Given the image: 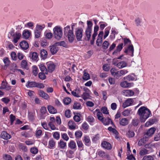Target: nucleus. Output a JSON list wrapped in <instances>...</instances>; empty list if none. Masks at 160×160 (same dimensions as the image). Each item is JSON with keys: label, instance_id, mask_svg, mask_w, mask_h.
<instances>
[{"label": "nucleus", "instance_id": "nucleus-55", "mask_svg": "<svg viewBox=\"0 0 160 160\" xmlns=\"http://www.w3.org/2000/svg\"><path fill=\"white\" fill-rule=\"evenodd\" d=\"M3 62L5 65L6 66H9L10 63V61L8 58H5L3 59Z\"/></svg>", "mask_w": 160, "mask_h": 160}, {"label": "nucleus", "instance_id": "nucleus-23", "mask_svg": "<svg viewBox=\"0 0 160 160\" xmlns=\"http://www.w3.org/2000/svg\"><path fill=\"white\" fill-rule=\"evenodd\" d=\"M48 109L49 112L50 113L54 114L57 112L56 109L52 106H48Z\"/></svg>", "mask_w": 160, "mask_h": 160}, {"label": "nucleus", "instance_id": "nucleus-28", "mask_svg": "<svg viewBox=\"0 0 160 160\" xmlns=\"http://www.w3.org/2000/svg\"><path fill=\"white\" fill-rule=\"evenodd\" d=\"M44 27L45 25L44 24H43L42 25H37L36 26L35 30L39 32H41Z\"/></svg>", "mask_w": 160, "mask_h": 160}, {"label": "nucleus", "instance_id": "nucleus-7", "mask_svg": "<svg viewBox=\"0 0 160 160\" xmlns=\"http://www.w3.org/2000/svg\"><path fill=\"white\" fill-rule=\"evenodd\" d=\"M82 33L83 30L82 29H79L76 31L75 34L78 41H82Z\"/></svg>", "mask_w": 160, "mask_h": 160}, {"label": "nucleus", "instance_id": "nucleus-19", "mask_svg": "<svg viewBox=\"0 0 160 160\" xmlns=\"http://www.w3.org/2000/svg\"><path fill=\"white\" fill-rule=\"evenodd\" d=\"M120 85L121 87L123 88H128L131 87V83L125 81L121 82Z\"/></svg>", "mask_w": 160, "mask_h": 160}, {"label": "nucleus", "instance_id": "nucleus-1", "mask_svg": "<svg viewBox=\"0 0 160 160\" xmlns=\"http://www.w3.org/2000/svg\"><path fill=\"white\" fill-rule=\"evenodd\" d=\"M138 113L140 117V120L142 122H144L151 114L150 110L143 106L141 107L138 109Z\"/></svg>", "mask_w": 160, "mask_h": 160}, {"label": "nucleus", "instance_id": "nucleus-4", "mask_svg": "<svg viewBox=\"0 0 160 160\" xmlns=\"http://www.w3.org/2000/svg\"><path fill=\"white\" fill-rule=\"evenodd\" d=\"M53 35L55 38L60 40L62 38L63 33L62 28L58 26H56L53 29Z\"/></svg>", "mask_w": 160, "mask_h": 160}, {"label": "nucleus", "instance_id": "nucleus-42", "mask_svg": "<svg viewBox=\"0 0 160 160\" xmlns=\"http://www.w3.org/2000/svg\"><path fill=\"white\" fill-rule=\"evenodd\" d=\"M109 45V44L108 42L106 41L103 42L102 45V48H103L106 49L108 48Z\"/></svg>", "mask_w": 160, "mask_h": 160}, {"label": "nucleus", "instance_id": "nucleus-13", "mask_svg": "<svg viewBox=\"0 0 160 160\" xmlns=\"http://www.w3.org/2000/svg\"><path fill=\"white\" fill-rule=\"evenodd\" d=\"M1 137L4 139L8 140L11 138L10 135L6 131H2L1 134Z\"/></svg>", "mask_w": 160, "mask_h": 160}, {"label": "nucleus", "instance_id": "nucleus-41", "mask_svg": "<svg viewBox=\"0 0 160 160\" xmlns=\"http://www.w3.org/2000/svg\"><path fill=\"white\" fill-rule=\"evenodd\" d=\"M55 44L56 46H62L64 47H66V43L64 41H61L59 42L55 43Z\"/></svg>", "mask_w": 160, "mask_h": 160}, {"label": "nucleus", "instance_id": "nucleus-10", "mask_svg": "<svg viewBox=\"0 0 160 160\" xmlns=\"http://www.w3.org/2000/svg\"><path fill=\"white\" fill-rule=\"evenodd\" d=\"M103 32L102 31H100L98 36V38L96 41V44L98 46H100L101 45L102 40V36Z\"/></svg>", "mask_w": 160, "mask_h": 160}, {"label": "nucleus", "instance_id": "nucleus-52", "mask_svg": "<svg viewBox=\"0 0 160 160\" xmlns=\"http://www.w3.org/2000/svg\"><path fill=\"white\" fill-rule=\"evenodd\" d=\"M143 160H154V158L152 156H146L143 157Z\"/></svg>", "mask_w": 160, "mask_h": 160}, {"label": "nucleus", "instance_id": "nucleus-29", "mask_svg": "<svg viewBox=\"0 0 160 160\" xmlns=\"http://www.w3.org/2000/svg\"><path fill=\"white\" fill-rule=\"evenodd\" d=\"M91 97L90 96L89 94L86 92H84L82 95V98L84 100L90 99Z\"/></svg>", "mask_w": 160, "mask_h": 160}, {"label": "nucleus", "instance_id": "nucleus-37", "mask_svg": "<svg viewBox=\"0 0 160 160\" xmlns=\"http://www.w3.org/2000/svg\"><path fill=\"white\" fill-rule=\"evenodd\" d=\"M71 101V99L69 98H66L63 100L64 104L65 105L69 104Z\"/></svg>", "mask_w": 160, "mask_h": 160}, {"label": "nucleus", "instance_id": "nucleus-39", "mask_svg": "<svg viewBox=\"0 0 160 160\" xmlns=\"http://www.w3.org/2000/svg\"><path fill=\"white\" fill-rule=\"evenodd\" d=\"M139 122V120L138 118H134L132 120V124L134 126H138Z\"/></svg>", "mask_w": 160, "mask_h": 160}, {"label": "nucleus", "instance_id": "nucleus-54", "mask_svg": "<svg viewBox=\"0 0 160 160\" xmlns=\"http://www.w3.org/2000/svg\"><path fill=\"white\" fill-rule=\"evenodd\" d=\"M11 56L13 60H17V55L15 52H11Z\"/></svg>", "mask_w": 160, "mask_h": 160}, {"label": "nucleus", "instance_id": "nucleus-50", "mask_svg": "<svg viewBox=\"0 0 160 160\" xmlns=\"http://www.w3.org/2000/svg\"><path fill=\"white\" fill-rule=\"evenodd\" d=\"M146 141L145 139L144 138H143L141 139L138 142V145L139 146H141L143 145L145 143Z\"/></svg>", "mask_w": 160, "mask_h": 160}, {"label": "nucleus", "instance_id": "nucleus-56", "mask_svg": "<svg viewBox=\"0 0 160 160\" xmlns=\"http://www.w3.org/2000/svg\"><path fill=\"white\" fill-rule=\"evenodd\" d=\"M36 87L39 88H43L44 87V86L42 83L36 82Z\"/></svg>", "mask_w": 160, "mask_h": 160}, {"label": "nucleus", "instance_id": "nucleus-59", "mask_svg": "<svg viewBox=\"0 0 160 160\" xmlns=\"http://www.w3.org/2000/svg\"><path fill=\"white\" fill-rule=\"evenodd\" d=\"M74 152L72 150H70L68 152H67V154L69 158H72L73 156H72V154H73Z\"/></svg>", "mask_w": 160, "mask_h": 160}, {"label": "nucleus", "instance_id": "nucleus-43", "mask_svg": "<svg viewBox=\"0 0 160 160\" xmlns=\"http://www.w3.org/2000/svg\"><path fill=\"white\" fill-rule=\"evenodd\" d=\"M59 144L61 148H64L66 146V143L61 140Z\"/></svg>", "mask_w": 160, "mask_h": 160}, {"label": "nucleus", "instance_id": "nucleus-21", "mask_svg": "<svg viewBox=\"0 0 160 160\" xmlns=\"http://www.w3.org/2000/svg\"><path fill=\"white\" fill-rule=\"evenodd\" d=\"M38 66L40 69L42 71V72L44 73L45 74H48L47 69L45 66L42 63H40L38 65Z\"/></svg>", "mask_w": 160, "mask_h": 160}, {"label": "nucleus", "instance_id": "nucleus-11", "mask_svg": "<svg viewBox=\"0 0 160 160\" xmlns=\"http://www.w3.org/2000/svg\"><path fill=\"white\" fill-rule=\"evenodd\" d=\"M155 131L156 128H152L149 129L144 134L145 137L148 138L152 136Z\"/></svg>", "mask_w": 160, "mask_h": 160}, {"label": "nucleus", "instance_id": "nucleus-17", "mask_svg": "<svg viewBox=\"0 0 160 160\" xmlns=\"http://www.w3.org/2000/svg\"><path fill=\"white\" fill-rule=\"evenodd\" d=\"M20 47L23 49H27L29 47L28 44L27 42L23 41L21 42L19 44Z\"/></svg>", "mask_w": 160, "mask_h": 160}, {"label": "nucleus", "instance_id": "nucleus-24", "mask_svg": "<svg viewBox=\"0 0 160 160\" xmlns=\"http://www.w3.org/2000/svg\"><path fill=\"white\" fill-rule=\"evenodd\" d=\"M119 124L123 126L127 125L128 124V120L126 118H122L120 121Z\"/></svg>", "mask_w": 160, "mask_h": 160}, {"label": "nucleus", "instance_id": "nucleus-36", "mask_svg": "<svg viewBox=\"0 0 160 160\" xmlns=\"http://www.w3.org/2000/svg\"><path fill=\"white\" fill-rule=\"evenodd\" d=\"M97 116L98 119L102 122V121L104 120V118L102 113L100 112H98Z\"/></svg>", "mask_w": 160, "mask_h": 160}, {"label": "nucleus", "instance_id": "nucleus-25", "mask_svg": "<svg viewBox=\"0 0 160 160\" xmlns=\"http://www.w3.org/2000/svg\"><path fill=\"white\" fill-rule=\"evenodd\" d=\"M98 154L99 156L104 158H108L109 157V155L108 154H107L104 151H99L98 152Z\"/></svg>", "mask_w": 160, "mask_h": 160}, {"label": "nucleus", "instance_id": "nucleus-2", "mask_svg": "<svg viewBox=\"0 0 160 160\" xmlns=\"http://www.w3.org/2000/svg\"><path fill=\"white\" fill-rule=\"evenodd\" d=\"M64 34L70 43H72L73 41L74 38L73 32L72 30H70L69 26L64 28Z\"/></svg>", "mask_w": 160, "mask_h": 160}, {"label": "nucleus", "instance_id": "nucleus-51", "mask_svg": "<svg viewBox=\"0 0 160 160\" xmlns=\"http://www.w3.org/2000/svg\"><path fill=\"white\" fill-rule=\"evenodd\" d=\"M44 73L43 72H40L38 74V77L39 78L42 80L46 78L45 75Z\"/></svg>", "mask_w": 160, "mask_h": 160}, {"label": "nucleus", "instance_id": "nucleus-16", "mask_svg": "<svg viewBox=\"0 0 160 160\" xmlns=\"http://www.w3.org/2000/svg\"><path fill=\"white\" fill-rule=\"evenodd\" d=\"M57 46L55 44L50 46L49 47V49L52 54L54 55L57 52L58 49Z\"/></svg>", "mask_w": 160, "mask_h": 160}, {"label": "nucleus", "instance_id": "nucleus-38", "mask_svg": "<svg viewBox=\"0 0 160 160\" xmlns=\"http://www.w3.org/2000/svg\"><path fill=\"white\" fill-rule=\"evenodd\" d=\"M84 75L83 77V79L84 80H87L90 79V76L89 74L88 73L84 71Z\"/></svg>", "mask_w": 160, "mask_h": 160}, {"label": "nucleus", "instance_id": "nucleus-12", "mask_svg": "<svg viewBox=\"0 0 160 160\" xmlns=\"http://www.w3.org/2000/svg\"><path fill=\"white\" fill-rule=\"evenodd\" d=\"M133 100L132 99H128L123 103L122 107L124 108H125L130 106L133 103Z\"/></svg>", "mask_w": 160, "mask_h": 160}, {"label": "nucleus", "instance_id": "nucleus-33", "mask_svg": "<svg viewBox=\"0 0 160 160\" xmlns=\"http://www.w3.org/2000/svg\"><path fill=\"white\" fill-rule=\"evenodd\" d=\"M68 146L71 149H74L76 148V145L75 142L74 141L72 140L70 141Z\"/></svg>", "mask_w": 160, "mask_h": 160}, {"label": "nucleus", "instance_id": "nucleus-47", "mask_svg": "<svg viewBox=\"0 0 160 160\" xmlns=\"http://www.w3.org/2000/svg\"><path fill=\"white\" fill-rule=\"evenodd\" d=\"M30 151L33 154H36L38 152V150L37 148H32L30 149Z\"/></svg>", "mask_w": 160, "mask_h": 160}, {"label": "nucleus", "instance_id": "nucleus-53", "mask_svg": "<svg viewBox=\"0 0 160 160\" xmlns=\"http://www.w3.org/2000/svg\"><path fill=\"white\" fill-rule=\"evenodd\" d=\"M101 111L104 114H108L109 112L107 110V108L106 107H102L101 108Z\"/></svg>", "mask_w": 160, "mask_h": 160}, {"label": "nucleus", "instance_id": "nucleus-49", "mask_svg": "<svg viewBox=\"0 0 160 160\" xmlns=\"http://www.w3.org/2000/svg\"><path fill=\"white\" fill-rule=\"evenodd\" d=\"M130 114V111L128 110H126L124 111L122 113L123 115L125 116H129Z\"/></svg>", "mask_w": 160, "mask_h": 160}, {"label": "nucleus", "instance_id": "nucleus-30", "mask_svg": "<svg viewBox=\"0 0 160 160\" xmlns=\"http://www.w3.org/2000/svg\"><path fill=\"white\" fill-rule=\"evenodd\" d=\"M75 124L72 121H70L68 122V125L70 129H74L76 128Z\"/></svg>", "mask_w": 160, "mask_h": 160}, {"label": "nucleus", "instance_id": "nucleus-63", "mask_svg": "<svg viewBox=\"0 0 160 160\" xmlns=\"http://www.w3.org/2000/svg\"><path fill=\"white\" fill-rule=\"evenodd\" d=\"M123 43H121L119 44L116 47V49L119 51H120L123 48Z\"/></svg>", "mask_w": 160, "mask_h": 160}, {"label": "nucleus", "instance_id": "nucleus-57", "mask_svg": "<svg viewBox=\"0 0 160 160\" xmlns=\"http://www.w3.org/2000/svg\"><path fill=\"white\" fill-rule=\"evenodd\" d=\"M53 137L57 140H58L59 138L60 135L58 132H55L53 135Z\"/></svg>", "mask_w": 160, "mask_h": 160}, {"label": "nucleus", "instance_id": "nucleus-27", "mask_svg": "<svg viewBox=\"0 0 160 160\" xmlns=\"http://www.w3.org/2000/svg\"><path fill=\"white\" fill-rule=\"evenodd\" d=\"M55 65L53 63H50L48 64V71L50 72H52L55 69Z\"/></svg>", "mask_w": 160, "mask_h": 160}, {"label": "nucleus", "instance_id": "nucleus-46", "mask_svg": "<svg viewBox=\"0 0 160 160\" xmlns=\"http://www.w3.org/2000/svg\"><path fill=\"white\" fill-rule=\"evenodd\" d=\"M3 159L5 160H12V159L11 156L8 154H5L3 155Z\"/></svg>", "mask_w": 160, "mask_h": 160}, {"label": "nucleus", "instance_id": "nucleus-48", "mask_svg": "<svg viewBox=\"0 0 160 160\" xmlns=\"http://www.w3.org/2000/svg\"><path fill=\"white\" fill-rule=\"evenodd\" d=\"M82 135L81 131H77L75 133V135L76 138H80Z\"/></svg>", "mask_w": 160, "mask_h": 160}, {"label": "nucleus", "instance_id": "nucleus-20", "mask_svg": "<svg viewBox=\"0 0 160 160\" xmlns=\"http://www.w3.org/2000/svg\"><path fill=\"white\" fill-rule=\"evenodd\" d=\"M102 122L105 125H108L110 123L112 125H114L113 122L109 118H107L104 119L103 121H102Z\"/></svg>", "mask_w": 160, "mask_h": 160}, {"label": "nucleus", "instance_id": "nucleus-18", "mask_svg": "<svg viewBox=\"0 0 160 160\" xmlns=\"http://www.w3.org/2000/svg\"><path fill=\"white\" fill-rule=\"evenodd\" d=\"M40 56L43 59H45L47 57L48 53L45 49H41L40 52Z\"/></svg>", "mask_w": 160, "mask_h": 160}, {"label": "nucleus", "instance_id": "nucleus-26", "mask_svg": "<svg viewBox=\"0 0 160 160\" xmlns=\"http://www.w3.org/2000/svg\"><path fill=\"white\" fill-rule=\"evenodd\" d=\"M30 35V32L28 30H27L26 31H25L22 34V37L25 39H28Z\"/></svg>", "mask_w": 160, "mask_h": 160}, {"label": "nucleus", "instance_id": "nucleus-15", "mask_svg": "<svg viewBox=\"0 0 160 160\" xmlns=\"http://www.w3.org/2000/svg\"><path fill=\"white\" fill-rule=\"evenodd\" d=\"M38 93L41 97L45 99H48L49 98V96L42 90H39L38 91Z\"/></svg>", "mask_w": 160, "mask_h": 160}, {"label": "nucleus", "instance_id": "nucleus-60", "mask_svg": "<svg viewBox=\"0 0 160 160\" xmlns=\"http://www.w3.org/2000/svg\"><path fill=\"white\" fill-rule=\"evenodd\" d=\"M148 151L146 149H144L143 150H142L140 152V154L141 155H144L148 153Z\"/></svg>", "mask_w": 160, "mask_h": 160}, {"label": "nucleus", "instance_id": "nucleus-32", "mask_svg": "<svg viewBox=\"0 0 160 160\" xmlns=\"http://www.w3.org/2000/svg\"><path fill=\"white\" fill-rule=\"evenodd\" d=\"M21 67L27 70L28 69V67L27 63V61L25 60H23L21 63Z\"/></svg>", "mask_w": 160, "mask_h": 160}, {"label": "nucleus", "instance_id": "nucleus-3", "mask_svg": "<svg viewBox=\"0 0 160 160\" xmlns=\"http://www.w3.org/2000/svg\"><path fill=\"white\" fill-rule=\"evenodd\" d=\"M88 27L86 29L85 31V39L87 41H89L90 40L91 33H92V23L90 21H87Z\"/></svg>", "mask_w": 160, "mask_h": 160}, {"label": "nucleus", "instance_id": "nucleus-61", "mask_svg": "<svg viewBox=\"0 0 160 160\" xmlns=\"http://www.w3.org/2000/svg\"><path fill=\"white\" fill-rule=\"evenodd\" d=\"M70 111L68 109L66 110L65 112V116L67 118H69L70 117Z\"/></svg>", "mask_w": 160, "mask_h": 160}, {"label": "nucleus", "instance_id": "nucleus-40", "mask_svg": "<svg viewBox=\"0 0 160 160\" xmlns=\"http://www.w3.org/2000/svg\"><path fill=\"white\" fill-rule=\"evenodd\" d=\"M38 55L37 53L36 52H33L32 54L31 58L34 60H36L38 58Z\"/></svg>", "mask_w": 160, "mask_h": 160}, {"label": "nucleus", "instance_id": "nucleus-8", "mask_svg": "<svg viewBox=\"0 0 160 160\" xmlns=\"http://www.w3.org/2000/svg\"><path fill=\"white\" fill-rule=\"evenodd\" d=\"M99 26L98 25H96L94 28V32L92 35V39L91 41V44L92 45L94 44V41L95 39V38L98 34V31L99 29Z\"/></svg>", "mask_w": 160, "mask_h": 160}, {"label": "nucleus", "instance_id": "nucleus-31", "mask_svg": "<svg viewBox=\"0 0 160 160\" xmlns=\"http://www.w3.org/2000/svg\"><path fill=\"white\" fill-rule=\"evenodd\" d=\"M80 116L81 114L80 113H77V115H75L73 117L74 120L77 122H79L81 120Z\"/></svg>", "mask_w": 160, "mask_h": 160}, {"label": "nucleus", "instance_id": "nucleus-9", "mask_svg": "<svg viewBox=\"0 0 160 160\" xmlns=\"http://www.w3.org/2000/svg\"><path fill=\"white\" fill-rule=\"evenodd\" d=\"M11 35L12 36L13 38L12 42L14 43H17L21 37V33L18 32H16L15 33H13V34H12L11 33Z\"/></svg>", "mask_w": 160, "mask_h": 160}, {"label": "nucleus", "instance_id": "nucleus-34", "mask_svg": "<svg viewBox=\"0 0 160 160\" xmlns=\"http://www.w3.org/2000/svg\"><path fill=\"white\" fill-rule=\"evenodd\" d=\"M36 82H28V84L26 85L27 87H28L29 88L36 87Z\"/></svg>", "mask_w": 160, "mask_h": 160}, {"label": "nucleus", "instance_id": "nucleus-58", "mask_svg": "<svg viewBox=\"0 0 160 160\" xmlns=\"http://www.w3.org/2000/svg\"><path fill=\"white\" fill-rule=\"evenodd\" d=\"M123 42L125 45L129 44H131V41L128 38H125L123 39Z\"/></svg>", "mask_w": 160, "mask_h": 160}, {"label": "nucleus", "instance_id": "nucleus-14", "mask_svg": "<svg viewBox=\"0 0 160 160\" xmlns=\"http://www.w3.org/2000/svg\"><path fill=\"white\" fill-rule=\"evenodd\" d=\"M101 145L103 148L107 150H111L112 148L111 144L107 141L102 142Z\"/></svg>", "mask_w": 160, "mask_h": 160}, {"label": "nucleus", "instance_id": "nucleus-45", "mask_svg": "<svg viewBox=\"0 0 160 160\" xmlns=\"http://www.w3.org/2000/svg\"><path fill=\"white\" fill-rule=\"evenodd\" d=\"M127 135L129 138H132L134 135V132L133 131L129 130L127 133Z\"/></svg>", "mask_w": 160, "mask_h": 160}, {"label": "nucleus", "instance_id": "nucleus-62", "mask_svg": "<svg viewBox=\"0 0 160 160\" xmlns=\"http://www.w3.org/2000/svg\"><path fill=\"white\" fill-rule=\"evenodd\" d=\"M82 128L85 130H87L88 129L89 126L86 122H84L82 125Z\"/></svg>", "mask_w": 160, "mask_h": 160}, {"label": "nucleus", "instance_id": "nucleus-64", "mask_svg": "<svg viewBox=\"0 0 160 160\" xmlns=\"http://www.w3.org/2000/svg\"><path fill=\"white\" fill-rule=\"evenodd\" d=\"M62 137L63 139L67 141L69 139V137L67 134L65 133H63L62 134Z\"/></svg>", "mask_w": 160, "mask_h": 160}, {"label": "nucleus", "instance_id": "nucleus-35", "mask_svg": "<svg viewBox=\"0 0 160 160\" xmlns=\"http://www.w3.org/2000/svg\"><path fill=\"white\" fill-rule=\"evenodd\" d=\"M32 73L35 76H36L38 73V68L36 66H34L32 67Z\"/></svg>", "mask_w": 160, "mask_h": 160}, {"label": "nucleus", "instance_id": "nucleus-5", "mask_svg": "<svg viewBox=\"0 0 160 160\" xmlns=\"http://www.w3.org/2000/svg\"><path fill=\"white\" fill-rule=\"evenodd\" d=\"M135 22L137 26L144 27L146 26V21L143 16H140L137 17L135 19Z\"/></svg>", "mask_w": 160, "mask_h": 160}, {"label": "nucleus", "instance_id": "nucleus-44", "mask_svg": "<svg viewBox=\"0 0 160 160\" xmlns=\"http://www.w3.org/2000/svg\"><path fill=\"white\" fill-rule=\"evenodd\" d=\"M81 104L79 103L75 102H74L73 105V108L75 109H78L80 108Z\"/></svg>", "mask_w": 160, "mask_h": 160}, {"label": "nucleus", "instance_id": "nucleus-6", "mask_svg": "<svg viewBox=\"0 0 160 160\" xmlns=\"http://www.w3.org/2000/svg\"><path fill=\"white\" fill-rule=\"evenodd\" d=\"M124 52L132 57L134 52V48L133 45H129L128 47L125 49Z\"/></svg>", "mask_w": 160, "mask_h": 160}, {"label": "nucleus", "instance_id": "nucleus-22", "mask_svg": "<svg viewBox=\"0 0 160 160\" xmlns=\"http://www.w3.org/2000/svg\"><path fill=\"white\" fill-rule=\"evenodd\" d=\"M127 63L125 62L122 61L118 62L117 64V66L119 68H122L127 66Z\"/></svg>", "mask_w": 160, "mask_h": 160}]
</instances>
